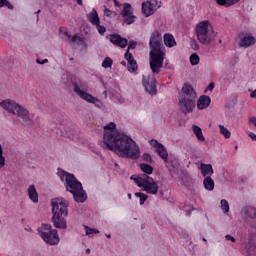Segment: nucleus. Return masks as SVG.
<instances>
[{"mask_svg":"<svg viewBox=\"0 0 256 256\" xmlns=\"http://www.w3.org/2000/svg\"><path fill=\"white\" fill-rule=\"evenodd\" d=\"M142 159L146 161L147 163H153V158L151 157V154L144 153L142 156Z\"/></svg>","mask_w":256,"mask_h":256,"instance_id":"obj_40","label":"nucleus"},{"mask_svg":"<svg viewBox=\"0 0 256 256\" xmlns=\"http://www.w3.org/2000/svg\"><path fill=\"white\" fill-rule=\"evenodd\" d=\"M122 17H129V15H133V6L130 3H125L124 8L121 11Z\"/></svg>","mask_w":256,"mask_h":256,"instance_id":"obj_26","label":"nucleus"},{"mask_svg":"<svg viewBox=\"0 0 256 256\" xmlns=\"http://www.w3.org/2000/svg\"><path fill=\"white\" fill-rule=\"evenodd\" d=\"M114 1V5H115V7H119L120 5H119V2L117 1V0H113Z\"/></svg>","mask_w":256,"mask_h":256,"instance_id":"obj_60","label":"nucleus"},{"mask_svg":"<svg viewBox=\"0 0 256 256\" xmlns=\"http://www.w3.org/2000/svg\"><path fill=\"white\" fill-rule=\"evenodd\" d=\"M211 105V97L207 95H202L197 101V107L200 110L207 109Z\"/></svg>","mask_w":256,"mask_h":256,"instance_id":"obj_15","label":"nucleus"},{"mask_svg":"<svg viewBox=\"0 0 256 256\" xmlns=\"http://www.w3.org/2000/svg\"><path fill=\"white\" fill-rule=\"evenodd\" d=\"M57 175L60 177L61 182L64 183L66 191L73 195L76 203H85L87 201V192H85L83 184L77 180L74 174L58 168Z\"/></svg>","mask_w":256,"mask_h":256,"instance_id":"obj_3","label":"nucleus"},{"mask_svg":"<svg viewBox=\"0 0 256 256\" xmlns=\"http://www.w3.org/2000/svg\"><path fill=\"white\" fill-rule=\"evenodd\" d=\"M107 239H111V234H106Z\"/></svg>","mask_w":256,"mask_h":256,"instance_id":"obj_64","label":"nucleus"},{"mask_svg":"<svg viewBox=\"0 0 256 256\" xmlns=\"http://www.w3.org/2000/svg\"><path fill=\"white\" fill-rule=\"evenodd\" d=\"M164 45L166 47H175V45H177V42L175 41V37L173 36V34H169V33H166L164 34Z\"/></svg>","mask_w":256,"mask_h":256,"instance_id":"obj_20","label":"nucleus"},{"mask_svg":"<svg viewBox=\"0 0 256 256\" xmlns=\"http://www.w3.org/2000/svg\"><path fill=\"white\" fill-rule=\"evenodd\" d=\"M37 231L47 245H59L60 239L57 229L50 230L49 232L41 231V229H37Z\"/></svg>","mask_w":256,"mask_h":256,"instance_id":"obj_9","label":"nucleus"},{"mask_svg":"<svg viewBox=\"0 0 256 256\" xmlns=\"http://www.w3.org/2000/svg\"><path fill=\"white\" fill-rule=\"evenodd\" d=\"M238 38L240 39L238 47H244V49L253 47V45L256 43L255 37L252 35L245 36V32H240L238 34Z\"/></svg>","mask_w":256,"mask_h":256,"instance_id":"obj_12","label":"nucleus"},{"mask_svg":"<svg viewBox=\"0 0 256 256\" xmlns=\"http://www.w3.org/2000/svg\"><path fill=\"white\" fill-rule=\"evenodd\" d=\"M135 197H139L140 199V205H145V201H147V199H149V196L143 192H136Z\"/></svg>","mask_w":256,"mask_h":256,"instance_id":"obj_29","label":"nucleus"},{"mask_svg":"<svg viewBox=\"0 0 256 256\" xmlns=\"http://www.w3.org/2000/svg\"><path fill=\"white\" fill-rule=\"evenodd\" d=\"M225 239H226V241H231L232 243H235V241H236L235 237H233V236H231L229 234H227L225 236Z\"/></svg>","mask_w":256,"mask_h":256,"instance_id":"obj_47","label":"nucleus"},{"mask_svg":"<svg viewBox=\"0 0 256 256\" xmlns=\"http://www.w3.org/2000/svg\"><path fill=\"white\" fill-rule=\"evenodd\" d=\"M137 48V41L135 40H130L129 44H128V48L126 51H128V53H131V49H136Z\"/></svg>","mask_w":256,"mask_h":256,"instance_id":"obj_36","label":"nucleus"},{"mask_svg":"<svg viewBox=\"0 0 256 256\" xmlns=\"http://www.w3.org/2000/svg\"><path fill=\"white\" fill-rule=\"evenodd\" d=\"M221 209L224 213H229V202L225 199L220 201Z\"/></svg>","mask_w":256,"mask_h":256,"instance_id":"obj_32","label":"nucleus"},{"mask_svg":"<svg viewBox=\"0 0 256 256\" xmlns=\"http://www.w3.org/2000/svg\"><path fill=\"white\" fill-rule=\"evenodd\" d=\"M1 108L12 113V115H17L18 119H21L22 125H32L33 121L29 118V110L19 105L13 100H3L1 103Z\"/></svg>","mask_w":256,"mask_h":256,"instance_id":"obj_7","label":"nucleus"},{"mask_svg":"<svg viewBox=\"0 0 256 256\" xmlns=\"http://www.w3.org/2000/svg\"><path fill=\"white\" fill-rule=\"evenodd\" d=\"M5 167V156H0V169Z\"/></svg>","mask_w":256,"mask_h":256,"instance_id":"obj_48","label":"nucleus"},{"mask_svg":"<svg viewBox=\"0 0 256 256\" xmlns=\"http://www.w3.org/2000/svg\"><path fill=\"white\" fill-rule=\"evenodd\" d=\"M142 13L145 15V17H151V15L155 13V9L151 7V1L142 3Z\"/></svg>","mask_w":256,"mask_h":256,"instance_id":"obj_19","label":"nucleus"},{"mask_svg":"<svg viewBox=\"0 0 256 256\" xmlns=\"http://www.w3.org/2000/svg\"><path fill=\"white\" fill-rule=\"evenodd\" d=\"M113 65V59L111 57H106L104 61L102 62V67L104 69H109Z\"/></svg>","mask_w":256,"mask_h":256,"instance_id":"obj_31","label":"nucleus"},{"mask_svg":"<svg viewBox=\"0 0 256 256\" xmlns=\"http://www.w3.org/2000/svg\"><path fill=\"white\" fill-rule=\"evenodd\" d=\"M149 65L152 73L159 74L165 61V46L163 45V36L161 32L154 31L149 40Z\"/></svg>","mask_w":256,"mask_h":256,"instance_id":"obj_2","label":"nucleus"},{"mask_svg":"<svg viewBox=\"0 0 256 256\" xmlns=\"http://www.w3.org/2000/svg\"><path fill=\"white\" fill-rule=\"evenodd\" d=\"M123 23H125L126 25H133V23H135V19H137V16L130 14L126 17H123Z\"/></svg>","mask_w":256,"mask_h":256,"instance_id":"obj_30","label":"nucleus"},{"mask_svg":"<svg viewBox=\"0 0 256 256\" xmlns=\"http://www.w3.org/2000/svg\"><path fill=\"white\" fill-rule=\"evenodd\" d=\"M251 99H256V89L250 93Z\"/></svg>","mask_w":256,"mask_h":256,"instance_id":"obj_55","label":"nucleus"},{"mask_svg":"<svg viewBox=\"0 0 256 256\" xmlns=\"http://www.w3.org/2000/svg\"><path fill=\"white\" fill-rule=\"evenodd\" d=\"M85 231H86V235H96L97 233H99V230L95 229V228H91L89 226H85Z\"/></svg>","mask_w":256,"mask_h":256,"instance_id":"obj_34","label":"nucleus"},{"mask_svg":"<svg viewBox=\"0 0 256 256\" xmlns=\"http://www.w3.org/2000/svg\"><path fill=\"white\" fill-rule=\"evenodd\" d=\"M36 62L39 64V65H45V63H49V60L48 59H44V60H39L37 59Z\"/></svg>","mask_w":256,"mask_h":256,"instance_id":"obj_50","label":"nucleus"},{"mask_svg":"<svg viewBox=\"0 0 256 256\" xmlns=\"http://www.w3.org/2000/svg\"><path fill=\"white\" fill-rule=\"evenodd\" d=\"M116 127L115 122H110L104 126V149L114 151L118 157H122L123 159H139L141 149L137 145V142L130 136L115 130Z\"/></svg>","mask_w":256,"mask_h":256,"instance_id":"obj_1","label":"nucleus"},{"mask_svg":"<svg viewBox=\"0 0 256 256\" xmlns=\"http://www.w3.org/2000/svg\"><path fill=\"white\" fill-rule=\"evenodd\" d=\"M247 253H253L256 251V240L253 238H249L246 244Z\"/></svg>","mask_w":256,"mask_h":256,"instance_id":"obj_27","label":"nucleus"},{"mask_svg":"<svg viewBox=\"0 0 256 256\" xmlns=\"http://www.w3.org/2000/svg\"><path fill=\"white\" fill-rule=\"evenodd\" d=\"M203 185L206 191H213V189H215V181H213V178H211V176L204 178Z\"/></svg>","mask_w":256,"mask_h":256,"instance_id":"obj_21","label":"nucleus"},{"mask_svg":"<svg viewBox=\"0 0 256 256\" xmlns=\"http://www.w3.org/2000/svg\"><path fill=\"white\" fill-rule=\"evenodd\" d=\"M86 253L89 254L91 253V250L89 248L86 249Z\"/></svg>","mask_w":256,"mask_h":256,"instance_id":"obj_63","label":"nucleus"},{"mask_svg":"<svg viewBox=\"0 0 256 256\" xmlns=\"http://www.w3.org/2000/svg\"><path fill=\"white\" fill-rule=\"evenodd\" d=\"M181 112L184 115L187 113H193V109L197 105V91L190 83H185L181 89L179 103H178Z\"/></svg>","mask_w":256,"mask_h":256,"instance_id":"obj_6","label":"nucleus"},{"mask_svg":"<svg viewBox=\"0 0 256 256\" xmlns=\"http://www.w3.org/2000/svg\"><path fill=\"white\" fill-rule=\"evenodd\" d=\"M35 13L37 15V19H39V13H41V10H37Z\"/></svg>","mask_w":256,"mask_h":256,"instance_id":"obj_61","label":"nucleus"},{"mask_svg":"<svg viewBox=\"0 0 256 256\" xmlns=\"http://www.w3.org/2000/svg\"><path fill=\"white\" fill-rule=\"evenodd\" d=\"M4 7H7V8L10 9V10H13V9H14L13 4H11V2H9L8 0H6V4L4 5Z\"/></svg>","mask_w":256,"mask_h":256,"instance_id":"obj_49","label":"nucleus"},{"mask_svg":"<svg viewBox=\"0 0 256 256\" xmlns=\"http://www.w3.org/2000/svg\"><path fill=\"white\" fill-rule=\"evenodd\" d=\"M215 89V82H211L208 86H207V88H206V90L204 91V93H207V91H213Z\"/></svg>","mask_w":256,"mask_h":256,"instance_id":"obj_45","label":"nucleus"},{"mask_svg":"<svg viewBox=\"0 0 256 256\" xmlns=\"http://www.w3.org/2000/svg\"><path fill=\"white\" fill-rule=\"evenodd\" d=\"M90 103H93V105H95L98 108L103 107V102H101V100H99L98 98H95L94 96H93L92 101Z\"/></svg>","mask_w":256,"mask_h":256,"instance_id":"obj_37","label":"nucleus"},{"mask_svg":"<svg viewBox=\"0 0 256 256\" xmlns=\"http://www.w3.org/2000/svg\"><path fill=\"white\" fill-rule=\"evenodd\" d=\"M241 0H216L217 5L221 7H232V5H236Z\"/></svg>","mask_w":256,"mask_h":256,"instance_id":"obj_25","label":"nucleus"},{"mask_svg":"<svg viewBox=\"0 0 256 256\" xmlns=\"http://www.w3.org/2000/svg\"><path fill=\"white\" fill-rule=\"evenodd\" d=\"M150 144L152 145V147H155L156 150L159 149L161 147V145H163L162 143H160L156 139L150 140Z\"/></svg>","mask_w":256,"mask_h":256,"instance_id":"obj_41","label":"nucleus"},{"mask_svg":"<svg viewBox=\"0 0 256 256\" xmlns=\"http://www.w3.org/2000/svg\"><path fill=\"white\" fill-rule=\"evenodd\" d=\"M81 87H83V82H74V93H77L80 99L87 101V103H91V101H93V95L81 90Z\"/></svg>","mask_w":256,"mask_h":256,"instance_id":"obj_13","label":"nucleus"},{"mask_svg":"<svg viewBox=\"0 0 256 256\" xmlns=\"http://www.w3.org/2000/svg\"><path fill=\"white\" fill-rule=\"evenodd\" d=\"M78 41H80V43H83L85 49H87V43L85 42V39H84V38L79 37V38H78Z\"/></svg>","mask_w":256,"mask_h":256,"instance_id":"obj_52","label":"nucleus"},{"mask_svg":"<svg viewBox=\"0 0 256 256\" xmlns=\"http://www.w3.org/2000/svg\"><path fill=\"white\" fill-rule=\"evenodd\" d=\"M199 61H200V58L198 54L194 53L190 56L191 65H199Z\"/></svg>","mask_w":256,"mask_h":256,"instance_id":"obj_33","label":"nucleus"},{"mask_svg":"<svg viewBox=\"0 0 256 256\" xmlns=\"http://www.w3.org/2000/svg\"><path fill=\"white\" fill-rule=\"evenodd\" d=\"M249 123L252 124V125H254V127H256V117H251V118L249 119Z\"/></svg>","mask_w":256,"mask_h":256,"instance_id":"obj_51","label":"nucleus"},{"mask_svg":"<svg viewBox=\"0 0 256 256\" xmlns=\"http://www.w3.org/2000/svg\"><path fill=\"white\" fill-rule=\"evenodd\" d=\"M191 49H193V51H199V43H197V40H191Z\"/></svg>","mask_w":256,"mask_h":256,"instance_id":"obj_42","label":"nucleus"},{"mask_svg":"<svg viewBox=\"0 0 256 256\" xmlns=\"http://www.w3.org/2000/svg\"><path fill=\"white\" fill-rule=\"evenodd\" d=\"M95 27L97 28L98 33H100V35H104L105 31H107V28H105V26L101 25V22L96 24Z\"/></svg>","mask_w":256,"mask_h":256,"instance_id":"obj_35","label":"nucleus"},{"mask_svg":"<svg viewBox=\"0 0 256 256\" xmlns=\"http://www.w3.org/2000/svg\"><path fill=\"white\" fill-rule=\"evenodd\" d=\"M68 39L71 41V43H77V37L75 36H70Z\"/></svg>","mask_w":256,"mask_h":256,"instance_id":"obj_54","label":"nucleus"},{"mask_svg":"<svg viewBox=\"0 0 256 256\" xmlns=\"http://www.w3.org/2000/svg\"><path fill=\"white\" fill-rule=\"evenodd\" d=\"M192 130L198 141H205V136L203 135V130L201 129V127L193 125Z\"/></svg>","mask_w":256,"mask_h":256,"instance_id":"obj_24","label":"nucleus"},{"mask_svg":"<svg viewBox=\"0 0 256 256\" xmlns=\"http://www.w3.org/2000/svg\"><path fill=\"white\" fill-rule=\"evenodd\" d=\"M28 197L32 203H39V193H37V188H35V185L29 186Z\"/></svg>","mask_w":256,"mask_h":256,"instance_id":"obj_17","label":"nucleus"},{"mask_svg":"<svg viewBox=\"0 0 256 256\" xmlns=\"http://www.w3.org/2000/svg\"><path fill=\"white\" fill-rule=\"evenodd\" d=\"M52 218L51 222L55 229H67V215H69V204L65 198H53L51 200Z\"/></svg>","mask_w":256,"mask_h":256,"instance_id":"obj_5","label":"nucleus"},{"mask_svg":"<svg viewBox=\"0 0 256 256\" xmlns=\"http://www.w3.org/2000/svg\"><path fill=\"white\" fill-rule=\"evenodd\" d=\"M0 157H4L3 156V146H1V144H0Z\"/></svg>","mask_w":256,"mask_h":256,"instance_id":"obj_58","label":"nucleus"},{"mask_svg":"<svg viewBox=\"0 0 256 256\" xmlns=\"http://www.w3.org/2000/svg\"><path fill=\"white\" fill-rule=\"evenodd\" d=\"M7 0H0V7H5Z\"/></svg>","mask_w":256,"mask_h":256,"instance_id":"obj_56","label":"nucleus"},{"mask_svg":"<svg viewBox=\"0 0 256 256\" xmlns=\"http://www.w3.org/2000/svg\"><path fill=\"white\" fill-rule=\"evenodd\" d=\"M140 169L144 174H140L137 177L132 175L130 179L134 181L137 187H142L143 191L150 195H157L159 193V184L151 176L153 174V166L151 164L142 163Z\"/></svg>","mask_w":256,"mask_h":256,"instance_id":"obj_4","label":"nucleus"},{"mask_svg":"<svg viewBox=\"0 0 256 256\" xmlns=\"http://www.w3.org/2000/svg\"><path fill=\"white\" fill-rule=\"evenodd\" d=\"M124 59L127 61V69L129 73H135L137 69H139V65H137V61L135 60V57H133V54L131 52L126 51L124 54Z\"/></svg>","mask_w":256,"mask_h":256,"instance_id":"obj_14","label":"nucleus"},{"mask_svg":"<svg viewBox=\"0 0 256 256\" xmlns=\"http://www.w3.org/2000/svg\"><path fill=\"white\" fill-rule=\"evenodd\" d=\"M242 217H250L251 219H256V209L255 208H243L241 211Z\"/></svg>","mask_w":256,"mask_h":256,"instance_id":"obj_23","label":"nucleus"},{"mask_svg":"<svg viewBox=\"0 0 256 256\" xmlns=\"http://www.w3.org/2000/svg\"><path fill=\"white\" fill-rule=\"evenodd\" d=\"M193 207H192V209H190V210H188L187 212H186V215L188 216V217H191V213H192V211H193Z\"/></svg>","mask_w":256,"mask_h":256,"instance_id":"obj_57","label":"nucleus"},{"mask_svg":"<svg viewBox=\"0 0 256 256\" xmlns=\"http://www.w3.org/2000/svg\"><path fill=\"white\" fill-rule=\"evenodd\" d=\"M211 27V22L209 20H204L197 24L196 26V37L201 43V45H205L206 47L211 45L215 40V31L209 30Z\"/></svg>","mask_w":256,"mask_h":256,"instance_id":"obj_8","label":"nucleus"},{"mask_svg":"<svg viewBox=\"0 0 256 256\" xmlns=\"http://www.w3.org/2000/svg\"><path fill=\"white\" fill-rule=\"evenodd\" d=\"M198 169H200L203 177H211L214 173L213 171V165L211 164H205L203 162H201L200 166L198 167Z\"/></svg>","mask_w":256,"mask_h":256,"instance_id":"obj_16","label":"nucleus"},{"mask_svg":"<svg viewBox=\"0 0 256 256\" xmlns=\"http://www.w3.org/2000/svg\"><path fill=\"white\" fill-rule=\"evenodd\" d=\"M105 17H111L113 15V11L109 10V8L104 9Z\"/></svg>","mask_w":256,"mask_h":256,"instance_id":"obj_46","label":"nucleus"},{"mask_svg":"<svg viewBox=\"0 0 256 256\" xmlns=\"http://www.w3.org/2000/svg\"><path fill=\"white\" fill-rule=\"evenodd\" d=\"M41 231H53V226H51V224H42L40 228Z\"/></svg>","mask_w":256,"mask_h":256,"instance_id":"obj_38","label":"nucleus"},{"mask_svg":"<svg viewBox=\"0 0 256 256\" xmlns=\"http://www.w3.org/2000/svg\"><path fill=\"white\" fill-rule=\"evenodd\" d=\"M59 31H60V33H63V35H65V37H68V39H71V33H69V31H67V28L60 27Z\"/></svg>","mask_w":256,"mask_h":256,"instance_id":"obj_43","label":"nucleus"},{"mask_svg":"<svg viewBox=\"0 0 256 256\" xmlns=\"http://www.w3.org/2000/svg\"><path fill=\"white\" fill-rule=\"evenodd\" d=\"M120 64L123 65V67H127V62H125V60H122Z\"/></svg>","mask_w":256,"mask_h":256,"instance_id":"obj_59","label":"nucleus"},{"mask_svg":"<svg viewBox=\"0 0 256 256\" xmlns=\"http://www.w3.org/2000/svg\"><path fill=\"white\" fill-rule=\"evenodd\" d=\"M87 19L92 25H98V23H101V19L99 18V14H97V10L95 8L87 14Z\"/></svg>","mask_w":256,"mask_h":256,"instance_id":"obj_18","label":"nucleus"},{"mask_svg":"<svg viewBox=\"0 0 256 256\" xmlns=\"http://www.w3.org/2000/svg\"><path fill=\"white\" fill-rule=\"evenodd\" d=\"M157 154L159 155V157H161L163 159V161H165V163H167L168 159H169V153L167 152V148H165V146L162 144L160 145L159 148L156 149Z\"/></svg>","mask_w":256,"mask_h":256,"instance_id":"obj_22","label":"nucleus"},{"mask_svg":"<svg viewBox=\"0 0 256 256\" xmlns=\"http://www.w3.org/2000/svg\"><path fill=\"white\" fill-rule=\"evenodd\" d=\"M78 5H83V0H77Z\"/></svg>","mask_w":256,"mask_h":256,"instance_id":"obj_62","label":"nucleus"},{"mask_svg":"<svg viewBox=\"0 0 256 256\" xmlns=\"http://www.w3.org/2000/svg\"><path fill=\"white\" fill-rule=\"evenodd\" d=\"M249 137H250V139H252L253 141H256V134H255V133L250 132V133H249Z\"/></svg>","mask_w":256,"mask_h":256,"instance_id":"obj_53","label":"nucleus"},{"mask_svg":"<svg viewBox=\"0 0 256 256\" xmlns=\"http://www.w3.org/2000/svg\"><path fill=\"white\" fill-rule=\"evenodd\" d=\"M106 39H109L112 45L120 47V49H125V47L129 45V40L123 38L121 34H109L108 36H106Z\"/></svg>","mask_w":256,"mask_h":256,"instance_id":"obj_10","label":"nucleus"},{"mask_svg":"<svg viewBox=\"0 0 256 256\" xmlns=\"http://www.w3.org/2000/svg\"><path fill=\"white\" fill-rule=\"evenodd\" d=\"M59 31H60V33H63V35H65V37H68V39H71V33H69V31H67V28L60 27Z\"/></svg>","mask_w":256,"mask_h":256,"instance_id":"obj_44","label":"nucleus"},{"mask_svg":"<svg viewBox=\"0 0 256 256\" xmlns=\"http://www.w3.org/2000/svg\"><path fill=\"white\" fill-rule=\"evenodd\" d=\"M150 5L155 9V11H157L161 7V2L153 0L152 2L150 1Z\"/></svg>","mask_w":256,"mask_h":256,"instance_id":"obj_39","label":"nucleus"},{"mask_svg":"<svg viewBox=\"0 0 256 256\" xmlns=\"http://www.w3.org/2000/svg\"><path fill=\"white\" fill-rule=\"evenodd\" d=\"M142 83L147 93L157 95V80L155 78L143 76Z\"/></svg>","mask_w":256,"mask_h":256,"instance_id":"obj_11","label":"nucleus"},{"mask_svg":"<svg viewBox=\"0 0 256 256\" xmlns=\"http://www.w3.org/2000/svg\"><path fill=\"white\" fill-rule=\"evenodd\" d=\"M219 129H220L221 135H223L225 139H229L231 137V131H229V129H227L221 124L219 125Z\"/></svg>","mask_w":256,"mask_h":256,"instance_id":"obj_28","label":"nucleus"}]
</instances>
